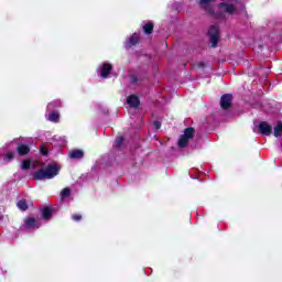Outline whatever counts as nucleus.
I'll return each mask as SVG.
<instances>
[{
  "label": "nucleus",
  "mask_w": 282,
  "mask_h": 282,
  "mask_svg": "<svg viewBox=\"0 0 282 282\" xmlns=\"http://www.w3.org/2000/svg\"><path fill=\"white\" fill-rule=\"evenodd\" d=\"M153 127H154L155 131H158L159 129H161L162 122H160V121H154V122H153Z\"/></svg>",
  "instance_id": "obj_25"
},
{
  "label": "nucleus",
  "mask_w": 282,
  "mask_h": 282,
  "mask_svg": "<svg viewBox=\"0 0 282 282\" xmlns=\"http://www.w3.org/2000/svg\"><path fill=\"white\" fill-rule=\"evenodd\" d=\"M61 107H63V101L55 99L47 105L46 109L47 111H54L55 109H61Z\"/></svg>",
  "instance_id": "obj_14"
},
{
  "label": "nucleus",
  "mask_w": 282,
  "mask_h": 282,
  "mask_svg": "<svg viewBox=\"0 0 282 282\" xmlns=\"http://www.w3.org/2000/svg\"><path fill=\"white\" fill-rule=\"evenodd\" d=\"M208 36L212 47H217V43H219V26L212 25L208 30Z\"/></svg>",
  "instance_id": "obj_6"
},
{
  "label": "nucleus",
  "mask_w": 282,
  "mask_h": 282,
  "mask_svg": "<svg viewBox=\"0 0 282 282\" xmlns=\"http://www.w3.org/2000/svg\"><path fill=\"white\" fill-rule=\"evenodd\" d=\"M70 193H72V191L69 189V187L64 188V189L61 192V197H62V199H65V198L69 197Z\"/></svg>",
  "instance_id": "obj_21"
},
{
  "label": "nucleus",
  "mask_w": 282,
  "mask_h": 282,
  "mask_svg": "<svg viewBox=\"0 0 282 282\" xmlns=\"http://www.w3.org/2000/svg\"><path fill=\"white\" fill-rule=\"evenodd\" d=\"M30 161H24V162H22V170L23 171H28V169H30Z\"/></svg>",
  "instance_id": "obj_23"
},
{
  "label": "nucleus",
  "mask_w": 282,
  "mask_h": 282,
  "mask_svg": "<svg viewBox=\"0 0 282 282\" xmlns=\"http://www.w3.org/2000/svg\"><path fill=\"white\" fill-rule=\"evenodd\" d=\"M14 160V150L10 145L0 149V166H6Z\"/></svg>",
  "instance_id": "obj_4"
},
{
  "label": "nucleus",
  "mask_w": 282,
  "mask_h": 282,
  "mask_svg": "<svg viewBox=\"0 0 282 282\" xmlns=\"http://www.w3.org/2000/svg\"><path fill=\"white\" fill-rule=\"evenodd\" d=\"M253 132L260 133L261 135H272V126L267 121L254 123Z\"/></svg>",
  "instance_id": "obj_5"
},
{
  "label": "nucleus",
  "mask_w": 282,
  "mask_h": 282,
  "mask_svg": "<svg viewBox=\"0 0 282 282\" xmlns=\"http://www.w3.org/2000/svg\"><path fill=\"white\" fill-rule=\"evenodd\" d=\"M61 171V166L57 164H51L46 166L45 169H41L39 171H35L33 173V180L36 181H43V180H54L56 175H58V172Z\"/></svg>",
  "instance_id": "obj_2"
},
{
  "label": "nucleus",
  "mask_w": 282,
  "mask_h": 282,
  "mask_svg": "<svg viewBox=\"0 0 282 282\" xmlns=\"http://www.w3.org/2000/svg\"><path fill=\"white\" fill-rule=\"evenodd\" d=\"M195 140V130L193 128H186L178 138L177 144L180 149H186L191 142Z\"/></svg>",
  "instance_id": "obj_3"
},
{
  "label": "nucleus",
  "mask_w": 282,
  "mask_h": 282,
  "mask_svg": "<svg viewBox=\"0 0 282 282\" xmlns=\"http://www.w3.org/2000/svg\"><path fill=\"white\" fill-rule=\"evenodd\" d=\"M140 41V34L138 33H133L127 41H126V44H124V47L126 50H129L135 45H138Z\"/></svg>",
  "instance_id": "obj_9"
},
{
  "label": "nucleus",
  "mask_w": 282,
  "mask_h": 282,
  "mask_svg": "<svg viewBox=\"0 0 282 282\" xmlns=\"http://www.w3.org/2000/svg\"><path fill=\"white\" fill-rule=\"evenodd\" d=\"M213 1L215 0H198V3L200 8L207 12V14L215 17V19L225 20L228 19V17H235L237 14H241V12H246V3H243L241 0L220 2L216 12Z\"/></svg>",
  "instance_id": "obj_1"
},
{
  "label": "nucleus",
  "mask_w": 282,
  "mask_h": 282,
  "mask_svg": "<svg viewBox=\"0 0 282 282\" xmlns=\"http://www.w3.org/2000/svg\"><path fill=\"white\" fill-rule=\"evenodd\" d=\"M227 2L232 3V0H227Z\"/></svg>",
  "instance_id": "obj_28"
},
{
  "label": "nucleus",
  "mask_w": 282,
  "mask_h": 282,
  "mask_svg": "<svg viewBox=\"0 0 282 282\" xmlns=\"http://www.w3.org/2000/svg\"><path fill=\"white\" fill-rule=\"evenodd\" d=\"M122 142H124V138L118 137L115 141L116 149H120V147H122Z\"/></svg>",
  "instance_id": "obj_22"
},
{
  "label": "nucleus",
  "mask_w": 282,
  "mask_h": 282,
  "mask_svg": "<svg viewBox=\"0 0 282 282\" xmlns=\"http://www.w3.org/2000/svg\"><path fill=\"white\" fill-rule=\"evenodd\" d=\"M72 219H73L74 221H80V219H83V216H82L80 214H74V215L72 216Z\"/></svg>",
  "instance_id": "obj_24"
},
{
  "label": "nucleus",
  "mask_w": 282,
  "mask_h": 282,
  "mask_svg": "<svg viewBox=\"0 0 282 282\" xmlns=\"http://www.w3.org/2000/svg\"><path fill=\"white\" fill-rule=\"evenodd\" d=\"M273 134L275 138H281L282 134V122L279 121L276 126L273 128Z\"/></svg>",
  "instance_id": "obj_18"
},
{
  "label": "nucleus",
  "mask_w": 282,
  "mask_h": 282,
  "mask_svg": "<svg viewBox=\"0 0 282 282\" xmlns=\"http://www.w3.org/2000/svg\"><path fill=\"white\" fill-rule=\"evenodd\" d=\"M232 105V95L226 94L220 98V107L221 109H228Z\"/></svg>",
  "instance_id": "obj_10"
},
{
  "label": "nucleus",
  "mask_w": 282,
  "mask_h": 282,
  "mask_svg": "<svg viewBox=\"0 0 282 282\" xmlns=\"http://www.w3.org/2000/svg\"><path fill=\"white\" fill-rule=\"evenodd\" d=\"M22 228L23 230H36L37 228H41V220L34 217H29L24 220Z\"/></svg>",
  "instance_id": "obj_7"
},
{
  "label": "nucleus",
  "mask_w": 282,
  "mask_h": 282,
  "mask_svg": "<svg viewBox=\"0 0 282 282\" xmlns=\"http://www.w3.org/2000/svg\"><path fill=\"white\" fill-rule=\"evenodd\" d=\"M17 206L20 210L25 212L28 208H30V206H32V202L28 199H21L18 202Z\"/></svg>",
  "instance_id": "obj_16"
},
{
  "label": "nucleus",
  "mask_w": 282,
  "mask_h": 282,
  "mask_svg": "<svg viewBox=\"0 0 282 282\" xmlns=\"http://www.w3.org/2000/svg\"><path fill=\"white\" fill-rule=\"evenodd\" d=\"M41 213L45 221H50V219H52V216L54 215V210L50 207H43L41 209Z\"/></svg>",
  "instance_id": "obj_12"
},
{
  "label": "nucleus",
  "mask_w": 282,
  "mask_h": 282,
  "mask_svg": "<svg viewBox=\"0 0 282 282\" xmlns=\"http://www.w3.org/2000/svg\"><path fill=\"white\" fill-rule=\"evenodd\" d=\"M127 102H128L129 107H132L134 109L140 107V99L135 95L129 96L127 99Z\"/></svg>",
  "instance_id": "obj_13"
},
{
  "label": "nucleus",
  "mask_w": 282,
  "mask_h": 282,
  "mask_svg": "<svg viewBox=\"0 0 282 282\" xmlns=\"http://www.w3.org/2000/svg\"><path fill=\"white\" fill-rule=\"evenodd\" d=\"M47 120L50 122H58L61 120V113L58 111L48 110Z\"/></svg>",
  "instance_id": "obj_15"
},
{
  "label": "nucleus",
  "mask_w": 282,
  "mask_h": 282,
  "mask_svg": "<svg viewBox=\"0 0 282 282\" xmlns=\"http://www.w3.org/2000/svg\"><path fill=\"white\" fill-rule=\"evenodd\" d=\"M85 153L83 152V150H70L68 152V156L70 158V160H83Z\"/></svg>",
  "instance_id": "obj_11"
},
{
  "label": "nucleus",
  "mask_w": 282,
  "mask_h": 282,
  "mask_svg": "<svg viewBox=\"0 0 282 282\" xmlns=\"http://www.w3.org/2000/svg\"><path fill=\"white\" fill-rule=\"evenodd\" d=\"M113 70V67L109 63H102L98 67V74L100 78H109L111 76V72Z\"/></svg>",
  "instance_id": "obj_8"
},
{
  "label": "nucleus",
  "mask_w": 282,
  "mask_h": 282,
  "mask_svg": "<svg viewBox=\"0 0 282 282\" xmlns=\"http://www.w3.org/2000/svg\"><path fill=\"white\" fill-rule=\"evenodd\" d=\"M131 83H132L133 85H135V83H138V77L132 76V77H131Z\"/></svg>",
  "instance_id": "obj_27"
},
{
  "label": "nucleus",
  "mask_w": 282,
  "mask_h": 282,
  "mask_svg": "<svg viewBox=\"0 0 282 282\" xmlns=\"http://www.w3.org/2000/svg\"><path fill=\"white\" fill-rule=\"evenodd\" d=\"M41 153H42L43 155H47V148H45V145H42V147H41Z\"/></svg>",
  "instance_id": "obj_26"
},
{
  "label": "nucleus",
  "mask_w": 282,
  "mask_h": 282,
  "mask_svg": "<svg viewBox=\"0 0 282 282\" xmlns=\"http://www.w3.org/2000/svg\"><path fill=\"white\" fill-rule=\"evenodd\" d=\"M53 140L57 142L58 147H65V144H67V139H65V137L55 135Z\"/></svg>",
  "instance_id": "obj_19"
},
{
  "label": "nucleus",
  "mask_w": 282,
  "mask_h": 282,
  "mask_svg": "<svg viewBox=\"0 0 282 282\" xmlns=\"http://www.w3.org/2000/svg\"><path fill=\"white\" fill-rule=\"evenodd\" d=\"M17 151L19 155H28V153H30V147L26 144H21L18 147Z\"/></svg>",
  "instance_id": "obj_17"
},
{
  "label": "nucleus",
  "mask_w": 282,
  "mask_h": 282,
  "mask_svg": "<svg viewBox=\"0 0 282 282\" xmlns=\"http://www.w3.org/2000/svg\"><path fill=\"white\" fill-rule=\"evenodd\" d=\"M143 32H145L147 34H151L153 32V23L149 22L143 25Z\"/></svg>",
  "instance_id": "obj_20"
}]
</instances>
